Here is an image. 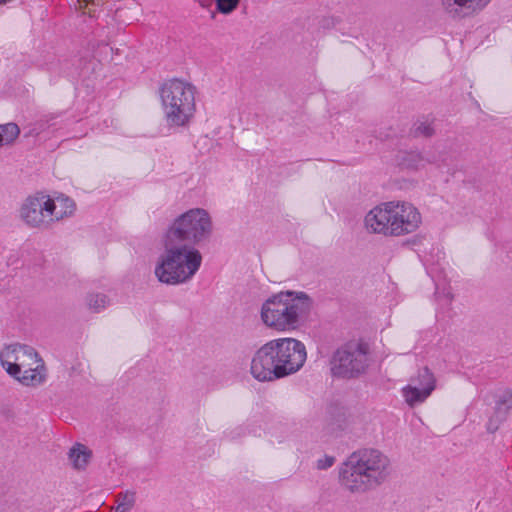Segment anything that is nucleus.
<instances>
[{
    "label": "nucleus",
    "instance_id": "1",
    "mask_svg": "<svg viewBox=\"0 0 512 512\" xmlns=\"http://www.w3.org/2000/svg\"><path fill=\"white\" fill-rule=\"evenodd\" d=\"M338 483L351 494H365L384 484L391 475V461L375 448L352 452L338 465Z\"/></svg>",
    "mask_w": 512,
    "mask_h": 512
},
{
    "label": "nucleus",
    "instance_id": "2",
    "mask_svg": "<svg viewBox=\"0 0 512 512\" xmlns=\"http://www.w3.org/2000/svg\"><path fill=\"white\" fill-rule=\"evenodd\" d=\"M307 358L305 345L294 338H278L253 355L250 372L260 382H271L299 371Z\"/></svg>",
    "mask_w": 512,
    "mask_h": 512
},
{
    "label": "nucleus",
    "instance_id": "3",
    "mask_svg": "<svg viewBox=\"0 0 512 512\" xmlns=\"http://www.w3.org/2000/svg\"><path fill=\"white\" fill-rule=\"evenodd\" d=\"M202 263L201 253L165 236L164 251L155 266V276L161 283L182 284L190 280Z\"/></svg>",
    "mask_w": 512,
    "mask_h": 512
},
{
    "label": "nucleus",
    "instance_id": "4",
    "mask_svg": "<svg viewBox=\"0 0 512 512\" xmlns=\"http://www.w3.org/2000/svg\"><path fill=\"white\" fill-rule=\"evenodd\" d=\"M421 221V214L414 205L400 201L380 204L365 216V226L369 231L393 236L416 231Z\"/></svg>",
    "mask_w": 512,
    "mask_h": 512
},
{
    "label": "nucleus",
    "instance_id": "5",
    "mask_svg": "<svg viewBox=\"0 0 512 512\" xmlns=\"http://www.w3.org/2000/svg\"><path fill=\"white\" fill-rule=\"evenodd\" d=\"M0 364L23 387L36 388L47 380L43 359L29 345L14 343L4 346L0 351Z\"/></svg>",
    "mask_w": 512,
    "mask_h": 512
},
{
    "label": "nucleus",
    "instance_id": "6",
    "mask_svg": "<svg viewBox=\"0 0 512 512\" xmlns=\"http://www.w3.org/2000/svg\"><path fill=\"white\" fill-rule=\"evenodd\" d=\"M312 300L305 292L286 291L269 297L262 305L263 323L278 331L298 327L304 315L309 313Z\"/></svg>",
    "mask_w": 512,
    "mask_h": 512
},
{
    "label": "nucleus",
    "instance_id": "7",
    "mask_svg": "<svg viewBox=\"0 0 512 512\" xmlns=\"http://www.w3.org/2000/svg\"><path fill=\"white\" fill-rule=\"evenodd\" d=\"M166 123L171 128L186 127L196 112V87L182 79L165 81L159 90Z\"/></svg>",
    "mask_w": 512,
    "mask_h": 512
},
{
    "label": "nucleus",
    "instance_id": "8",
    "mask_svg": "<svg viewBox=\"0 0 512 512\" xmlns=\"http://www.w3.org/2000/svg\"><path fill=\"white\" fill-rule=\"evenodd\" d=\"M212 232L213 222L209 212L203 208H192L174 219L165 236L195 247L207 242Z\"/></svg>",
    "mask_w": 512,
    "mask_h": 512
},
{
    "label": "nucleus",
    "instance_id": "9",
    "mask_svg": "<svg viewBox=\"0 0 512 512\" xmlns=\"http://www.w3.org/2000/svg\"><path fill=\"white\" fill-rule=\"evenodd\" d=\"M20 219L30 228L45 229L59 220L56 216L55 199L43 191L24 199L19 209Z\"/></svg>",
    "mask_w": 512,
    "mask_h": 512
},
{
    "label": "nucleus",
    "instance_id": "10",
    "mask_svg": "<svg viewBox=\"0 0 512 512\" xmlns=\"http://www.w3.org/2000/svg\"><path fill=\"white\" fill-rule=\"evenodd\" d=\"M367 347L363 343L350 342L339 348L331 360L334 376L351 378L365 371L367 367Z\"/></svg>",
    "mask_w": 512,
    "mask_h": 512
},
{
    "label": "nucleus",
    "instance_id": "11",
    "mask_svg": "<svg viewBox=\"0 0 512 512\" xmlns=\"http://www.w3.org/2000/svg\"><path fill=\"white\" fill-rule=\"evenodd\" d=\"M436 380L433 373L424 367L418 371L416 378L402 388V396L410 407L423 403L434 391Z\"/></svg>",
    "mask_w": 512,
    "mask_h": 512
},
{
    "label": "nucleus",
    "instance_id": "12",
    "mask_svg": "<svg viewBox=\"0 0 512 512\" xmlns=\"http://www.w3.org/2000/svg\"><path fill=\"white\" fill-rule=\"evenodd\" d=\"M87 52L91 56L81 55L79 58L80 76L84 78L96 72L102 61L109 60L113 49L104 41H91Z\"/></svg>",
    "mask_w": 512,
    "mask_h": 512
},
{
    "label": "nucleus",
    "instance_id": "13",
    "mask_svg": "<svg viewBox=\"0 0 512 512\" xmlns=\"http://www.w3.org/2000/svg\"><path fill=\"white\" fill-rule=\"evenodd\" d=\"M490 0H441L446 14L453 19H461L476 9L484 7Z\"/></svg>",
    "mask_w": 512,
    "mask_h": 512
},
{
    "label": "nucleus",
    "instance_id": "14",
    "mask_svg": "<svg viewBox=\"0 0 512 512\" xmlns=\"http://www.w3.org/2000/svg\"><path fill=\"white\" fill-rule=\"evenodd\" d=\"M69 465L77 472H85L93 459L92 449L82 442H75L66 453Z\"/></svg>",
    "mask_w": 512,
    "mask_h": 512
},
{
    "label": "nucleus",
    "instance_id": "15",
    "mask_svg": "<svg viewBox=\"0 0 512 512\" xmlns=\"http://www.w3.org/2000/svg\"><path fill=\"white\" fill-rule=\"evenodd\" d=\"M439 254H442V252L439 249H437V255H439ZM425 265H427V267H426L427 273L429 274V276L431 277V279L435 283V295H436V297L439 299L441 294H442L443 297H444V301L446 303L450 302L451 301L450 292L444 286L441 288V283H440V280H439L438 275H437L438 269L441 270V271H443V269H444L443 266L440 263V256H438V259H437L436 263H434V261L432 259L426 258L425 259Z\"/></svg>",
    "mask_w": 512,
    "mask_h": 512
},
{
    "label": "nucleus",
    "instance_id": "16",
    "mask_svg": "<svg viewBox=\"0 0 512 512\" xmlns=\"http://www.w3.org/2000/svg\"><path fill=\"white\" fill-rule=\"evenodd\" d=\"M115 503L114 512H130L136 503V492L126 490L118 493Z\"/></svg>",
    "mask_w": 512,
    "mask_h": 512
},
{
    "label": "nucleus",
    "instance_id": "17",
    "mask_svg": "<svg viewBox=\"0 0 512 512\" xmlns=\"http://www.w3.org/2000/svg\"><path fill=\"white\" fill-rule=\"evenodd\" d=\"M86 302L89 310L94 313L101 312L110 304L109 298L103 293H90Z\"/></svg>",
    "mask_w": 512,
    "mask_h": 512
},
{
    "label": "nucleus",
    "instance_id": "18",
    "mask_svg": "<svg viewBox=\"0 0 512 512\" xmlns=\"http://www.w3.org/2000/svg\"><path fill=\"white\" fill-rule=\"evenodd\" d=\"M20 129L15 123L0 125V141L2 145H9L19 136Z\"/></svg>",
    "mask_w": 512,
    "mask_h": 512
},
{
    "label": "nucleus",
    "instance_id": "19",
    "mask_svg": "<svg viewBox=\"0 0 512 512\" xmlns=\"http://www.w3.org/2000/svg\"><path fill=\"white\" fill-rule=\"evenodd\" d=\"M425 161L420 153L410 152L407 157L403 158L402 165L411 169H419L424 166Z\"/></svg>",
    "mask_w": 512,
    "mask_h": 512
},
{
    "label": "nucleus",
    "instance_id": "20",
    "mask_svg": "<svg viewBox=\"0 0 512 512\" xmlns=\"http://www.w3.org/2000/svg\"><path fill=\"white\" fill-rule=\"evenodd\" d=\"M239 2L240 0H215L217 11L225 15L232 13Z\"/></svg>",
    "mask_w": 512,
    "mask_h": 512
},
{
    "label": "nucleus",
    "instance_id": "21",
    "mask_svg": "<svg viewBox=\"0 0 512 512\" xmlns=\"http://www.w3.org/2000/svg\"><path fill=\"white\" fill-rule=\"evenodd\" d=\"M433 127L431 126V123L426 121L416 123L414 126L413 133L415 136H431L433 134Z\"/></svg>",
    "mask_w": 512,
    "mask_h": 512
},
{
    "label": "nucleus",
    "instance_id": "22",
    "mask_svg": "<svg viewBox=\"0 0 512 512\" xmlns=\"http://www.w3.org/2000/svg\"><path fill=\"white\" fill-rule=\"evenodd\" d=\"M497 405L507 410L512 409V390L503 391L498 397Z\"/></svg>",
    "mask_w": 512,
    "mask_h": 512
},
{
    "label": "nucleus",
    "instance_id": "23",
    "mask_svg": "<svg viewBox=\"0 0 512 512\" xmlns=\"http://www.w3.org/2000/svg\"><path fill=\"white\" fill-rule=\"evenodd\" d=\"M335 457L331 455H324L316 461V468L318 470H327L335 463Z\"/></svg>",
    "mask_w": 512,
    "mask_h": 512
},
{
    "label": "nucleus",
    "instance_id": "24",
    "mask_svg": "<svg viewBox=\"0 0 512 512\" xmlns=\"http://www.w3.org/2000/svg\"><path fill=\"white\" fill-rule=\"evenodd\" d=\"M86 362L84 360H77L76 364L71 366V376L80 375L85 371Z\"/></svg>",
    "mask_w": 512,
    "mask_h": 512
},
{
    "label": "nucleus",
    "instance_id": "25",
    "mask_svg": "<svg viewBox=\"0 0 512 512\" xmlns=\"http://www.w3.org/2000/svg\"><path fill=\"white\" fill-rule=\"evenodd\" d=\"M75 210H76L75 202L71 198L66 197V217L68 215L73 214Z\"/></svg>",
    "mask_w": 512,
    "mask_h": 512
}]
</instances>
